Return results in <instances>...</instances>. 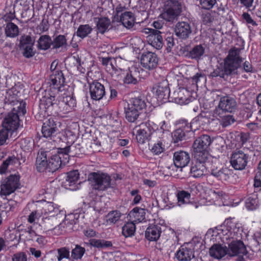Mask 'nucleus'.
<instances>
[{
  "label": "nucleus",
  "instance_id": "nucleus-41",
  "mask_svg": "<svg viewBox=\"0 0 261 261\" xmlns=\"http://www.w3.org/2000/svg\"><path fill=\"white\" fill-rule=\"evenodd\" d=\"M67 44V39L64 35H59L55 37L52 40L53 49L65 47Z\"/></svg>",
  "mask_w": 261,
  "mask_h": 261
},
{
  "label": "nucleus",
  "instance_id": "nucleus-8",
  "mask_svg": "<svg viewBox=\"0 0 261 261\" xmlns=\"http://www.w3.org/2000/svg\"><path fill=\"white\" fill-rule=\"evenodd\" d=\"M197 123L196 120H193L190 123L186 121L184 122L181 127L176 129L172 133V137L174 143H178L185 140L186 133L196 131L198 129L197 127H196Z\"/></svg>",
  "mask_w": 261,
  "mask_h": 261
},
{
  "label": "nucleus",
  "instance_id": "nucleus-3",
  "mask_svg": "<svg viewBox=\"0 0 261 261\" xmlns=\"http://www.w3.org/2000/svg\"><path fill=\"white\" fill-rule=\"evenodd\" d=\"M17 108L18 110H15L14 108L11 112L8 113L5 116L2 122V129L6 130L9 134L16 130L20 125L18 113L24 115L26 113V110L24 109V103L22 105V107L21 104L20 103V106Z\"/></svg>",
  "mask_w": 261,
  "mask_h": 261
},
{
  "label": "nucleus",
  "instance_id": "nucleus-52",
  "mask_svg": "<svg viewBox=\"0 0 261 261\" xmlns=\"http://www.w3.org/2000/svg\"><path fill=\"white\" fill-rule=\"evenodd\" d=\"M235 122V119L232 115H226L221 117L219 122L223 127H226Z\"/></svg>",
  "mask_w": 261,
  "mask_h": 261
},
{
  "label": "nucleus",
  "instance_id": "nucleus-39",
  "mask_svg": "<svg viewBox=\"0 0 261 261\" xmlns=\"http://www.w3.org/2000/svg\"><path fill=\"white\" fill-rule=\"evenodd\" d=\"M130 215L135 219L134 221L139 223L145 220L146 212L145 209L136 207L130 212Z\"/></svg>",
  "mask_w": 261,
  "mask_h": 261
},
{
  "label": "nucleus",
  "instance_id": "nucleus-22",
  "mask_svg": "<svg viewBox=\"0 0 261 261\" xmlns=\"http://www.w3.org/2000/svg\"><path fill=\"white\" fill-rule=\"evenodd\" d=\"M190 160V155L188 152L180 150L174 153V164L177 168H182L187 166Z\"/></svg>",
  "mask_w": 261,
  "mask_h": 261
},
{
  "label": "nucleus",
  "instance_id": "nucleus-38",
  "mask_svg": "<svg viewBox=\"0 0 261 261\" xmlns=\"http://www.w3.org/2000/svg\"><path fill=\"white\" fill-rule=\"evenodd\" d=\"M125 118L129 122H134L138 119L141 112L127 104V107L125 108Z\"/></svg>",
  "mask_w": 261,
  "mask_h": 261
},
{
  "label": "nucleus",
  "instance_id": "nucleus-64",
  "mask_svg": "<svg viewBox=\"0 0 261 261\" xmlns=\"http://www.w3.org/2000/svg\"><path fill=\"white\" fill-rule=\"evenodd\" d=\"M254 186L255 188H259L261 187V170H258L255 178Z\"/></svg>",
  "mask_w": 261,
  "mask_h": 261
},
{
  "label": "nucleus",
  "instance_id": "nucleus-9",
  "mask_svg": "<svg viewBox=\"0 0 261 261\" xmlns=\"http://www.w3.org/2000/svg\"><path fill=\"white\" fill-rule=\"evenodd\" d=\"M50 90H53L57 93L65 90V79L61 70L54 71V73L50 75Z\"/></svg>",
  "mask_w": 261,
  "mask_h": 261
},
{
  "label": "nucleus",
  "instance_id": "nucleus-48",
  "mask_svg": "<svg viewBox=\"0 0 261 261\" xmlns=\"http://www.w3.org/2000/svg\"><path fill=\"white\" fill-rule=\"evenodd\" d=\"M92 28L89 24H82L79 26L76 31V35L83 39L91 33Z\"/></svg>",
  "mask_w": 261,
  "mask_h": 261
},
{
  "label": "nucleus",
  "instance_id": "nucleus-17",
  "mask_svg": "<svg viewBox=\"0 0 261 261\" xmlns=\"http://www.w3.org/2000/svg\"><path fill=\"white\" fill-rule=\"evenodd\" d=\"M211 175L222 182L227 181L232 174V171L228 168H218L212 166L208 171Z\"/></svg>",
  "mask_w": 261,
  "mask_h": 261
},
{
  "label": "nucleus",
  "instance_id": "nucleus-58",
  "mask_svg": "<svg viewBox=\"0 0 261 261\" xmlns=\"http://www.w3.org/2000/svg\"><path fill=\"white\" fill-rule=\"evenodd\" d=\"M216 3V0H200L201 7L206 10L212 9Z\"/></svg>",
  "mask_w": 261,
  "mask_h": 261
},
{
  "label": "nucleus",
  "instance_id": "nucleus-47",
  "mask_svg": "<svg viewBox=\"0 0 261 261\" xmlns=\"http://www.w3.org/2000/svg\"><path fill=\"white\" fill-rule=\"evenodd\" d=\"M204 48L201 45L195 46L189 52V57L194 59H199L204 53Z\"/></svg>",
  "mask_w": 261,
  "mask_h": 261
},
{
  "label": "nucleus",
  "instance_id": "nucleus-60",
  "mask_svg": "<svg viewBox=\"0 0 261 261\" xmlns=\"http://www.w3.org/2000/svg\"><path fill=\"white\" fill-rule=\"evenodd\" d=\"M235 138L237 141L239 142V146H241L247 141L248 136L247 134L241 133L235 135Z\"/></svg>",
  "mask_w": 261,
  "mask_h": 261
},
{
  "label": "nucleus",
  "instance_id": "nucleus-25",
  "mask_svg": "<svg viewBox=\"0 0 261 261\" xmlns=\"http://www.w3.org/2000/svg\"><path fill=\"white\" fill-rule=\"evenodd\" d=\"M174 96L175 102L180 105L188 104L191 100L190 92L184 88H179L177 91L175 92Z\"/></svg>",
  "mask_w": 261,
  "mask_h": 261
},
{
  "label": "nucleus",
  "instance_id": "nucleus-61",
  "mask_svg": "<svg viewBox=\"0 0 261 261\" xmlns=\"http://www.w3.org/2000/svg\"><path fill=\"white\" fill-rule=\"evenodd\" d=\"M12 260V261H27V256L25 253L20 252L14 254Z\"/></svg>",
  "mask_w": 261,
  "mask_h": 261
},
{
  "label": "nucleus",
  "instance_id": "nucleus-28",
  "mask_svg": "<svg viewBox=\"0 0 261 261\" xmlns=\"http://www.w3.org/2000/svg\"><path fill=\"white\" fill-rule=\"evenodd\" d=\"M209 253L211 256L220 259L227 255V247L221 244H215L210 248Z\"/></svg>",
  "mask_w": 261,
  "mask_h": 261
},
{
  "label": "nucleus",
  "instance_id": "nucleus-50",
  "mask_svg": "<svg viewBox=\"0 0 261 261\" xmlns=\"http://www.w3.org/2000/svg\"><path fill=\"white\" fill-rule=\"evenodd\" d=\"M90 244L93 247H97L98 248H104L112 246V243L111 241L100 239L91 240Z\"/></svg>",
  "mask_w": 261,
  "mask_h": 261
},
{
  "label": "nucleus",
  "instance_id": "nucleus-43",
  "mask_svg": "<svg viewBox=\"0 0 261 261\" xmlns=\"http://www.w3.org/2000/svg\"><path fill=\"white\" fill-rule=\"evenodd\" d=\"M18 159L14 155L8 156L5 161H3L0 166V173H4L9 165H14L18 163Z\"/></svg>",
  "mask_w": 261,
  "mask_h": 261
},
{
  "label": "nucleus",
  "instance_id": "nucleus-14",
  "mask_svg": "<svg viewBox=\"0 0 261 261\" xmlns=\"http://www.w3.org/2000/svg\"><path fill=\"white\" fill-rule=\"evenodd\" d=\"M59 131L57 122L54 118L50 117L43 122L42 133L44 137L47 138L54 137Z\"/></svg>",
  "mask_w": 261,
  "mask_h": 261
},
{
  "label": "nucleus",
  "instance_id": "nucleus-12",
  "mask_svg": "<svg viewBox=\"0 0 261 261\" xmlns=\"http://www.w3.org/2000/svg\"><path fill=\"white\" fill-rule=\"evenodd\" d=\"M153 128L150 122H145L139 126L137 130L136 139L138 143L143 144L153 136Z\"/></svg>",
  "mask_w": 261,
  "mask_h": 261
},
{
  "label": "nucleus",
  "instance_id": "nucleus-56",
  "mask_svg": "<svg viewBox=\"0 0 261 261\" xmlns=\"http://www.w3.org/2000/svg\"><path fill=\"white\" fill-rule=\"evenodd\" d=\"M166 124V122L165 121L162 122V124L161 125L160 129H157L156 130H154L153 129V137L154 138H159L160 139H163L164 138V131L167 129V127Z\"/></svg>",
  "mask_w": 261,
  "mask_h": 261
},
{
  "label": "nucleus",
  "instance_id": "nucleus-11",
  "mask_svg": "<svg viewBox=\"0 0 261 261\" xmlns=\"http://www.w3.org/2000/svg\"><path fill=\"white\" fill-rule=\"evenodd\" d=\"M51 92L53 94L47 93L40 99V106H44L45 109H48L50 112L54 111L55 113H58L59 105L55 95L58 93L53 90H51Z\"/></svg>",
  "mask_w": 261,
  "mask_h": 261
},
{
  "label": "nucleus",
  "instance_id": "nucleus-2",
  "mask_svg": "<svg viewBox=\"0 0 261 261\" xmlns=\"http://www.w3.org/2000/svg\"><path fill=\"white\" fill-rule=\"evenodd\" d=\"M241 49L233 47L230 49L228 56L224 60V70L217 68L211 73L210 76L214 77L220 76L225 78V76H232L237 74V69L243 61L240 56Z\"/></svg>",
  "mask_w": 261,
  "mask_h": 261
},
{
  "label": "nucleus",
  "instance_id": "nucleus-53",
  "mask_svg": "<svg viewBox=\"0 0 261 261\" xmlns=\"http://www.w3.org/2000/svg\"><path fill=\"white\" fill-rule=\"evenodd\" d=\"M57 251L58 254L57 256L58 261H61L63 258L69 259L70 250L69 248L66 247H62L58 249Z\"/></svg>",
  "mask_w": 261,
  "mask_h": 261
},
{
  "label": "nucleus",
  "instance_id": "nucleus-15",
  "mask_svg": "<svg viewBox=\"0 0 261 261\" xmlns=\"http://www.w3.org/2000/svg\"><path fill=\"white\" fill-rule=\"evenodd\" d=\"M33 42L30 36H22L20 39L19 48L23 56L30 58L35 55L33 51Z\"/></svg>",
  "mask_w": 261,
  "mask_h": 261
},
{
  "label": "nucleus",
  "instance_id": "nucleus-10",
  "mask_svg": "<svg viewBox=\"0 0 261 261\" xmlns=\"http://www.w3.org/2000/svg\"><path fill=\"white\" fill-rule=\"evenodd\" d=\"M248 160V155L241 150H239L231 155L230 164L235 170H242L246 167Z\"/></svg>",
  "mask_w": 261,
  "mask_h": 261
},
{
  "label": "nucleus",
  "instance_id": "nucleus-51",
  "mask_svg": "<svg viewBox=\"0 0 261 261\" xmlns=\"http://www.w3.org/2000/svg\"><path fill=\"white\" fill-rule=\"evenodd\" d=\"M85 252V249L79 245H76L75 247L71 251V257L74 259H81Z\"/></svg>",
  "mask_w": 261,
  "mask_h": 261
},
{
  "label": "nucleus",
  "instance_id": "nucleus-20",
  "mask_svg": "<svg viewBox=\"0 0 261 261\" xmlns=\"http://www.w3.org/2000/svg\"><path fill=\"white\" fill-rule=\"evenodd\" d=\"M58 105L59 112L66 114L76 107V99L72 94L71 95L64 96L63 100L61 102H59Z\"/></svg>",
  "mask_w": 261,
  "mask_h": 261
},
{
  "label": "nucleus",
  "instance_id": "nucleus-46",
  "mask_svg": "<svg viewBox=\"0 0 261 261\" xmlns=\"http://www.w3.org/2000/svg\"><path fill=\"white\" fill-rule=\"evenodd\" d=\"M176 196L178 205L180 206L190 202L191 194L187 191L182 190L177 192Z\"/></svg>",
  "mask_w": 261,
  "mask_h": 261
},
{
  "label": "nucleus",
  "instance_id": "nucleus-18",
  "mask_svg": "<svg viewBox=\"0 0 261 261\" xmlns=\"http://www.w3.org/2000/svg\"><path fill=\"white\" fill-rule=\"evenodd\" d=\"M89 92L91 98L94 100H100L106 94L104 86L97 81L89 83Z\"/></svg>",
  "mask_w": 261,
  "mask_h": 261
},
{
  "label": "nucleus",
  "instance_id": "nucleus-16",
  "mask_svg": "<svg viewBox=\"0 0 261 261\" xmlns=\"http://www.w3.org/2000/svg\"><path fill=\"white\" fill-rule=\"evenodd\" d=\"M175 35L183 40L187 39L192 33L190 24L186 21L178 22L174 28Z\"/></svg>",
  "mask_w": 261,
  "mask_h": 261
},
{
  "label": "nucleus",
  "instance_id": "nucleus-7",
  "mask_svg": "<svg viewBox=\"0 0 261 261\" xmlns=\"http://www.w3.org/2000/svg\"><path fill=\"white\" fill-rule=\"evenodd\" d=\"M20 176L18 174H12L5 178L1 185V193L4 195H9L13 193L20 185Z\"/></svg>",
  "mask_w": 261,
  "mask_h": 261
},
{
  "label": "nucleus",
  "instance_id": "nucleus-32",
  "mask_svg": "<svg viewBox=\"0 0 261 261\" xmlns=\"http://www.w3.org/2000/svg\"><path fill=\"white\" fill-rule=\"evenodd\" d=\"M79 178V173L77 170H73L67 173V175L64 182L66 188L71 190L76 189L75 185Z\"/></svg>",
  "mask_w": 261,
  "mask_h": 261
},
{
  "label": "nucleus",
  "instance_id": "nucleus-34",
  "mask_svg": "<svg viewBox=\"0 0 261 261\" xmlns=\"http://www.w3.org/2000/svg\"><path fill=\"white\" fill-rule=\"evenodd\" d=\"M120 21L126 28H132L135 23L134 14L130 12H124L120 16Z\"/></svg>",
  "mask_w": 261,
  "mask_h": 261
},
{
  "label": "nucleus",
  "instance_id": "nucleus-1",
  "mask_svg": "<svg viewBox=\"0 0 261 261\" xmlns=\"http://www.w3.org/2000/svg\"><path fill=\"white\" fill-rule=\"evenodd\" d=\"M219 234H222L223 241L228 245L227 248V255L229 257L237 256L236 261H246L249 257L246 248L243 242L236 240V233L234 230H229L227 228L219 229Z\"/></svg>",
  "mask_w": 261,
  "mask_h": 261
},
{
  "label": "nucleus",
  "instance_id": "nucleus-49",
  "mask_svg": "<svg viewBox=\"0 0 261 261\" xmlns=\"http://www.w3.org/2000/svg\"><path fill=\"white\" fill-rule=\"evenodd\" d=\"M246 207L248 210H255L258 206V200L256 195H252L246 200Z\"/></svg>",
  "mask_w": 261,
  "mask_h": 261
},
{
  "label": "nucleus",
  "instance_id": "nucleus-6",
  "mask_svg": "<svg viewBox=\"0 0 261 261\" xmlns=\"http://www.w3.org/2000/svg\"><path fill=\"white\" fill-rule=\"evenodd\" d=\"M88 180L92 188L96 190L104 191L110 187L111 179L106 174L92 172L89 175Z\"/></svg>",
  "mask_w": 261,
  "mask_h": 261
},
{
  "label": "nucleus",
  "instance_id": "nucleus-62",
  "mask_svg": "<svg viewBox=\"0 0 261 261\" xmlns=\"http://www.w3.org/2000/svg\"><path fill=\"white\" fill-rule=\"evenodd\" d=\"M51 155V152L50 151H44L40 150L38 153L37 157H40L41 158V160H44L45 162H48L49 157Z\"/></svg>",
  "mask_w": 261,
  "mask_h": 261
},
{
  "label": "nucleus",
  "instance_id": "nucleus-24",
  "mask_svg": "<svg viewBox=\"0 0 261 261\" xmlns=\"http://www.w3.org/2000/svg\"><path fill=\"white\" fill-rule=\"evenodd\" d=\"M59 223V221L57 220V217L49 216L42 218L41 220L39 222V225L43 230L48 231L55 229Z\"/></svg>",
  "mask_w": 261,
  "mask_h": 261
},
{
  "label": "nucleus",
  "instance_id": "nucleus-5",
  "mask_svg": "<svg viewBox=\"0 0 261 261\" xmlns=\"http://www.w3.org/2000/svg\"><path fill=\"white\" fill-rule=\"evenodd\" d=\"M182 12L181 3L178 0H167L164 5L161 17L165 20L173 22L177 20Z\"/></svg>",
  "mask_w": 261,
  "mask_h": 261
},
{
  "label": "nucleus",
  "instance_id": "nucleus-30",
  "mask_svg": "<svg viewBox=\"0 0 261 261\" xmlns=\"http://www.w3.org/2000/svg\"><path fill=\"white\" fill-rule=\"evenodd\" d=\"M161 232L160 226L156 225H150L145 231V238L149 241H156L159 239Z\"/></svg>",
  "mask_w": 261,
  "mask_h": 261
},
{
  "label": "nucleus",
  "instance_id": "nucleus-54",
  "mask_svg": "<svg viewBox=\"0 0 261 261\" xmlns=\"http://www.w3.org/2000/svg\"><path fill=\"white\" fill-rule=\"evenodd\" d=\"M41 158L37 157L36 166L38 171L43 172L45 170H48V162L41 160Z\"/></svg>",
  "mask_w": 261,
  "mask_h": 261
},
{
  "label": "nucleus",
  "instance_id": "nucleus-42",
  "mask_svg": "<svg viewBox=\"0 0 261 261\" xmlns=\"http://www.w3.org/2000/svg\"><path fill=\"white\" fill-rule=\"evenodd\" d=\"M5 34L7 37L14 38L19 34V29L12 22L7 23L5 27Z\"/></svg>",
  "mask_w": 261,
  "mask_h": 261
},
{
  "label": "nucleus",
  "instance_id": "nucleus-23",
  "mask_svg": "<svg viewBox=\"0 0 261 261\" xmlns=\"http://www.w3.org/2000/svg\"><path fill=\"white\" fill-rule=\"evenodd\" d=\"M219 108L223 111L231 113L236 109L237 102L232 97L223 96L220 99Z\"/></svg>",
  "mask_w": 261,
  "mask_h": 261
},
{
  "label": "nucleus",
  "instance_id": "nucleus-33",
  "mask_svg": "<svg viewBox=\"0 0 261 261\" xmlns=\"http://www.w3.org/2000/svg\"><path fill=\"white\" fill-rule=\"evenodd\" d=\"M176 256L180 261H189L194 257L193 249L182 247L176 252Z\"/></svg>",
  "mask_w": 261,
  "mask_h": 261
},
{
  "label": "nucleus",
  "instance_id": "nucleus-4",
  "mask_svg": "<svg viewBox=\"0 0 261 261\" xmlns=\"http://www.w3.org/2000/svg\"><path fill=\"white\" fill-rule=\"evenodd\" d=\"M211 143V138L207 135H203L197 138L193 144L194 158L201 161L209 159L210 155L208 148Z\"/></svg>",
  "mask_w": 261,
  "mask_h": 261
},
{
  "label": "nucleus",
  "instance_id": "nucleus-37",
  "mask_svg": "<svg viewBox=\"0 0 261 261\" xmlns=\"http://www.w3.org/2000/svg\"><path fill=\"white\" fill-rule=\"evenodd\" d=\"M128 105L133 108H134L135 110L141 113L146 107V103L145 100L141 97H137L132 98Z\"/></svg>",
  "mask_w": 261,
  "mask_h": 261
},
{
  "label": "nucleus",
  "instance_id": "nucleus-29",
  "mask_svg": "<svg viewBox=\"0 0 261 261\" xmlns=\"http://www.w3.org/2000/svg\"><path fill=\"white\" fill-rule=\"evenodd\" d=\"M140 76L139 69L136 67H132L124 77L123 83L125 84L135 85L138 83Z\"/></svg>",
  "mask_w": 261,
  "mask_h": 261
},
{
  "label": "nucleus",
  "instance_id": "nucleus-55",
  "mask_svg": "<svg viewBox=\"0 0 261 261\" xmlns=\"http://www.w3.org/2000/svg\"><path fill=\"white\" fill-rule=\"evenodd\" d=\"M69 61L73 63L77 70H78L81 73H84L85 72V69L81 67V59L79 58L78 55L72 57L69 59Z\"/></svg>",
  "mask_w": 261,
  "mask_h": 261
},
{
  "label": "nucleus",
  "instance_id": "nucleus-13",
  "mask_svg": "<svg viewBox=\"0 0 261 261\" xmlns=\"http://www.w3.org/2000/svg\"><path fill=\"white\" fill-rule=\"evenodd\" d=\"M154 89H156V95L160 100L165 101L169 99L170 90L168 82L165 77H161Z\"/></svg>",
  "mask_w": 261,
  "mask_h": 261
},
{
  "label": "nucleus",
  "instance_id": "nucleus-45",
  "mask_svg": "<svg viewBox=\"0 0 261 261\" xmlns=\"http://www.w3.org/2000/svg\"><path fill=\"white\" fill-rule=\"evenodd\" d=\"M45 212L50 216H57L62 211L59 209V207L53 202H48L46 204L44 207Z\"/></svg>",
  "mask_w": 261,
  "mask_h": 261
},
{
  "label": "nucleus",
  "instance_id": "nucleus-19",
  "mask_svg": "<svg viewBox=\"0 0 261 261\" xmlns=\"http://www.w3.org/2000/svg\"><path fill=\"white\" fill-rule=\"evenodd\" d=\"M158 63L157 55L152 52H147L142 54L141 64L146 69L151 70L155 68Z\"/></svg>",
  "mask_w": 261,
  "mask_h": 261
},
{
  "label": "nucleus",
  "instance_id": "nucleus-40",
  "mask_svg": "<svg viewBox=\"0 0 261 261\" xmlns=\"http://www.w3.org/2000/svg\"><path fill=\"white\" fill-rule=\"evenodd\" d=\"M52 46V40L48 35H42L38 40V47L42 50L48 49Z\"/></svg>",
  "mask_w": 261,
  "mask_h": 261
},
{
  "label": "nucleus",
  "instance_id": "nucleus-36",
  "mask_svg": "<svg viewBox=\"0 0 261 261\" xmlns=\"http://www.w3.org/2000/svg\"><path fill=\"white\" fill-rule=\"evenodd\" d=\"M53 153V152H51V155L49 157L48 162V171L51 172L57 170L63 165L60 157L56 156Z\"/></svg>",
  "mask_w": 261,
  "mask_h": 261
},
{
  "label": "nucleus",
  "instance_id": "nucleus-27",
  "mask_svg": "<svg viewBox=\"0 0 261 261\" xmlns=\"http://www.w3.org/2000/svg\"><path fill=\"white\" fill-rule=\"evenodd\" d=\"M94 21L96 24V29L98 33L103 34L111 27V20L107 17L94 18Z\"/></svg>",
  "mask_w": 261,
  "mask_h": 261
},
{
  "label": "nucleus",
  "instance_id": "nucleus-26",
  "mask_svg": "<svg viewBox=\"0 0 261 261\" xmlns=\"http://www.w3.org/2000/svg\"><path fill=\"white\" fill-rule=\"evenodd\" d=\"M151 34L149 36L150 44L158 49H161L163 45V37L161 35L162 32L155 29L150 30Z\"/></svg>",
  "mask_w": 261,
  "mask_h": 261
},
{
  "label": "nucleus",
  "instance_id": "nucleus-57",
  "mask_svg": "<svg viewBox=\"0 0 261 261\" xmlns=\"http://www.w3.org/2000/svg\"><path fill=\"white\" fill-rule=\"evenodd\" d=\"M156 143H155L152 147L151 151L155 154H158L164 150V145L162 143V139H160Z\"/></svg>",
  "mask_w": 261,
  "mask_h": 261
},
{
  "label": "nucleus",
  "instance_id": "nucleus-21",
  "mask_svg": "<svg viewBox=\"0 0 261 261\" xmlns=\"http://www.w3.org/2000/svg\"><path fill=\"white\" fill-rule=\"evenodd\" d=\"M194 159L195 162L192 164L191 167L190 173L193 177L199 178L204 175L206 173V169L204 164L208 159H204L201 161L198 160L197 158Z\"/></svg>",
  "mask_w": 261,
  "mask_h": 261
},
{
  "label": "nucleus",
  "instance_id": "nucleus-31",
  "mask_svg": "<svg viewBox=\"0 0 261 261\" xmlns=\"http://www.w3.org/2000/svg\"><path fill=\"white\" fill-rule=\"evenodd\" d=\"M75 147L74 145L67 146L64 148H58L54 154L60 157L63 165L69 161V153L74 151Z\"/></svg>",
  "mask_w": 261,
  "mask_h": 261
},
{
  "label": "nucleus",
  "instance_id": "nucleus-44",
  "mask_svg": "<svg viewBox=\"0 0 261 261\" xmlns=\"http://www.w3.org/2000/svg\"><path fill=\"white\" fill-rule=\"evenodd\" d=\"M136 225L133 222H127L122 227V233L125 237H130L134 235Z\"/></svg>",
  "mask_w": 261,
  "mask_h": 261
},
{
  "label": "nucleus",
  "instance_id": "nucleus-35",
  "mask_svg": "<svg viewBox=\"0 0 261 261\" xmlns=\"http://www.w3.org/2000/svg\"><path fill=\"white\" fill-rule=\"evenodd\" d=\"M123 216L119 211H112L108 213L105 217V222L107 225H114L118 223L121 220V218Z\"/></svg>",
  "mask_w": 261,
  "mask_h": 261
},
{
  "label": "nucleus",
  "instance_id": "nucleus-59",
  "mask_svg": "<svg viewBox=\"0 0 261 261\" xmlns=\"http://www.w3.org/2000/svg\"><path fill=\"white\" fill-rule=\"evenodd\" d=\"M201 19L204 24H209L214 20V18L210 12H202L201 14Z\"/></svg>",
  "mask_w": 261,
  "mask_h": 261
},
{
  "label": "nucleus",
  "instance_id": "nucleus-63",
  "mask_svg": "<svg viewBox=\"0 0 261 261\" xmlns=\"http://www.w3.org/2000/svg\"><path fill=\"white\" fill-rule=\"evenodd\" d=\"M205 81L206 78L203 74L197 73L192 77V82L193 84H197L200 81Z\"/></svg>",
  "mask_w": 261,
  "mask_h": 261
}]
</instances>
